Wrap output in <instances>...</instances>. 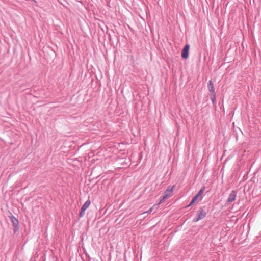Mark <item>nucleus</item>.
<instances>
[{"instance_id":"f257e3e1","label":"nucleus","mask_w":261,"mask_h":261,"mask_svg":"<svg viewBox=\"0 0 261 261\" xmlns=\"http://www.w3.org/2000/svg\"><path fill=\"white\" fill-rule=\"evenodd\" d=\"M205 207H200L198 210L196 216L193 219V222H197L200 220L203 219L207 215V212L204 210Z\"/></svg>"},{"instance_id":"f03ea898","label":"nucleus","mask_w":261,"mask_h":261,"mask_svg":"<svg viewBox=\"0 0 261 261\" xmlns=\"http://www.w3.org/2000/svg\"><path fill=\"white\" fill-rule=\"evenodd\" d=\"M9 217L12 224L14 233H16L19 229L18 220L12 214Z\"/></svg>"},{"instance_id":"7ed1b4c3","label":"nucleus","mask_w":261,"mask_h":261,"mask_svg":"<svg viewBox=\"0 0 261 261\" xmlns=\"http://www.w3.org/2000/svg\"><path fill=\"white\" fill-rule=\"evenodd\" d=\"M205 189V187L204 186H203L201 187V189L199 191L197 194L193 198L192 200L191 201L190 203L186 206L187 207H189L192 205H193L195 202L197 200L199 197L203 193Z\"/></svg>"},{"instance_id":"20e7f679","label":"nucleus","mask_w":261,"mask_h":261,"mask_svg":"<svg viewBox=\"0 0 261 261\" xmlns=\"http://www.w3.org/2000/svg\"><path fill=\"white\" fill-rule=\"evenodd\" d=\"M90 204H91V201L89 200H88L82 205V206L80 210V213H79V217L80 218L82 217L84 215L85 211L86 210L87 208H88V207L89 206Z\"/></svg>"},{"instance_id":"39448f33","label":"nucleus","mask_w":261,"mask_h":261,"mask_svg":"<svg viewBox=\"0 0 261 261\" xmlns=\"http://www.w3.org/2000/svg\"><path fill=\"white\" fill-rule=\"evenodd\" d=\"M190 47V45L189 44H186L184 47L181 51V57L183 59H186L188 58Z\"/></svg>"},{"instance_id":"423d86ee","label":"nucleus","mask_w":261,"mask_h":261,"mask_svg":"<svg viewBox=\"0 0 261 261\" xmlns=\"http://www.w3.org/2000/svg\"><path fill=\"white\" fill-rule=\"evenodd\" d=\"M237 194V192L234 190H232L231 192L226 201L227 204L231 203L236 200Z\"/></svg>"},{"instance_id":"0eeeda50","label":"nucleus","mask_w":261,"mask_h":261,"mask_svg":"<svg viewBox=\"0 0 261 261\" xmlns=\"http://www.w3.org/2000/svg\"><path fill=\"white\" fill-rule=\"evenodd\" d=\"M207 87L208 91L210 92V94H216L214 85L212 80L209 81L207 84Z\"/></svg>"},{"instance_id":"6e6552de","label":"nucleus","mask_w":261,"mask_h":261,"mask_svg":"<svg viewBox=\"0 0 261 261\" xmlns=\"http://www.w3.org/2000/svg\"><path fill=\"white\" fill-rule=\"evenodd\" d=\"M175 186L173 185L172 187H169L165 191L164 193L165 195L170 197L173 192V189L175 188Z\"/></svg>"},{"instance_id":"1a4fd4ad","label":"nucleus","mask_w":261,"mask_h":261,"mask_svg":"<svg viewBox=\"0 0 261 261\" xmlns=\"http://www.w3.org/2000/svg\"><path fill=\"white\" fill-rule=\"evenodd\" d=\"M210 98L212 101V104L213 105V106L215 107L216 104V94H210Z\"/></svg>"},{"instance_id":"9d476101","label":"nucleus","mask_w":261,"mask_h":261,"mask_svg":"<svg viewBox=\"0 0 261 261\" xmlns=\"http://www.w3.org/2000/svg\"><path fill=\"white\" fill-rule=\"evenodd\" d=\"M158 207L157 206V205L154 204L152 207H151L150 209H149L147 211L144 212V213H148L150 214L152 212L153 209L156 208L157 209Z\"/></svg>"},{"instance_id":"9b49d317","label":"nucleus","mask_w":261,"mask_h":261,"mask_svg":"<svg viewBox=\"0 0 261 261\" xmlns=\"http://www.w3.org/2000/svg\"><path fill=\"white\" fill-rule=\"evenodd\" d=\"M164 200H164V199H163L161 197V198H160L159 201L158 202V203L157 204H156V205H157V206L158 207V206L159 205H160L161 204H162Z\"/></svg>"},{"instance_id":"f8f14e48","label":"nucleus","mask_w":261,"mask_h":261,"mask_svg":"<svg viewBox=\"0 0 261 261\" xmlns=\"http://www.w3.org/2000/svg\"><path fill=\"white\" fill-rule=\"evenodd\" d=\"M169 197L168 196H167L166 195H165V194H164V195L161 197V198H162L163 199H164V200H165L167 198H168Z\"/></svg>"},{"instance_id":"ddd939ff","label":"nucleus","mask_w":261,"mask_h":261,"mask_svg":"<svg viewBox=\"0 0 261 261\" xmlns=\"http://www.w3.org/2000/svg\"><path fill=\"white\" fill-rule=\"evenodd\" d=\"M202 198H203V197H201L200 198V200H201L202 199Z\"/></svg>"}]
</instances>
